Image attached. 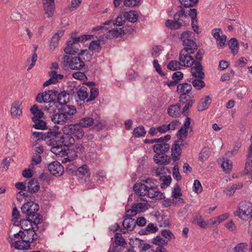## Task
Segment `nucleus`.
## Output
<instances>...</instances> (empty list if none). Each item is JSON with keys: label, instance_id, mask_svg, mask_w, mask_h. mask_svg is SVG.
<instances>
[{"label": "nucleus", "instance_id": "bb28decb", "mask_svg": "<svg viewBox=\"0 0 252 252\" xmlns=\"http://www.w3.org/2000/svg\"><path fill=\"white\" fill-rule=\"evenodd\" d=\"M154 160L157 164L167 165L169 163L170 158L165 154L155 155L154 157Z\"/></svg>", "mask_w": 252, "mask_h": 252}, {"label": "nucleus", "instance_id": "4468645a", "mask_svg": "<svg viewBox=\"0 0 252 252\" xmlns=\"http://www.w3.org/2000/svg\"><path fill=\"white\" fill-rule=\"evenodd\" d=\"M76 176L80 182H87V179H90V172L88 166L84 165L79 167L76 172Z\"/></svg>", "mask_w": 252, "mask_h": 252}, {"label": "nucleus", "instance_id": "f257e3e1", "mask_svg": "<svg viewBox=\"0 0 252 252\" xmlns=\"http://www.w3.org/2000/svg\"><path fill=\"white\" fill-rule=\"evenodd\" d=\"M190 22L189 15H187V12L180 7V9L174 15V20H167L165 22V26L172 30L180 29L183 26L188 25Z\"/></svg>", "mask_w": 252, "mask_h": 252}, {"label": "nucleus", "instance_id": "774afa93", "mask_svg": "<svg viewBox=\"0 0 252 252\" xmlns=\"http://www.w3.org/2000/svg\"><path fill=\"white\" fill-rule=\"evenodd\" d=\"M98 94V90L96 88H92L90 89V95L86 101L89 102L94 100L97 96Z\"/></svg>", "mask_w": 252, "mask_h": 252}, {"label": "nucleus", "instance_id": "c85d7f7f", "mask_svg": "<svg viewBox=\"0 0 252 252\" xmlns=\"http://www.w3.org/2000/svg\"><path fill=\"white\" fill-rule=\"evenodd\" d=\"M133 189L135 193L139 196H144L147 193V189L144 184L136 183Z\"/></svg>", "mask_w": 252, "mask_h": 252}, {"label": "nucleus", "instance_id": "4d7b16f0", "mask_svg": "<svg viewBox=\"0 0 252 252\" xmlns=\"http://www.w3.org/2000/svg\"><path fill=\"white\" fill-rule=\"evenodd\" d=\"M186 103H187L185 106L183 107V111L182 113L184 116H187L189 115V110L190 108H191L192 106L193 103L194 102V100L193 99H189L186 100Z\"/></svg>", "mask_w": 252, "mask_h": 252}, {"label": "nucleus", "instance_id": "a878e982", "mask_svg": "<svg viewBox=\"0 0 252 252\" xmlns=\"http://www.w3.org/2000/svg\"><path fill=\"white\" fill-rule=\"evenodd\" d=\"M31 113L32 114L33 117L32 120L33 122H36L44 117V113L41 109H39L37 105L34 104L30 109Z\"/></svg>", "mask_w": 252, "mask_h": 252}, {"label": "nucleus", "instance_id": "1a4fd4ad", "mask_svg": "<svg viewBox=\"0 0 252 252\" xmlns=\"http://www.w3.org/2000/svg\"><path fill=\"white\" fill-rule=\"evenodd\" d=\"M192 53L186 52V51L181 50L179 54V59L181 66L190 67L195 63V60L191 55Z\"/></svg>", "mask_w": 252, "mask_h": 252}, {"label": "nucleus", "instance_id": "49530a36", "mask_svg": "<svg viewBox=\"0 0 252 252\" xmlns=\"http://www.w3.org/2000/svg\"><path fill=\"white\" fill-rule=\"evenodd\" d=\"M159 180L162 182L160 184L161 188L165 189L170 185L172 178L170 176L161 175L160 176Z\"/></svg>", "mask_w": 252, "mask_h": 252}, {"label": "nucleus", "instance_id": "dca6fc26", "mask_svg": "<svg viewBox=\"0 0 252 252\" xmlns=\"http://www.w3.org/2000/svg\"><path fill=\"white\" fill-rule=\"evenodd\" d=\"M21 102L18 100L12 103L11 107V115L13 119H18L22 115Z\"/></svg>", "mask_w": 252, "mask_h": 252}, {"label": "nucleus", "instance_id": "69168bd1", "mask_svg": "<svg viewBox=\"0 0 252 252\" xmlns=\"http://www.w3.org/2000/svg\"><path fill=\"white\" fill-rule=\"evenodd\" d=\"M50 78L53 79V81L56 83L59 80L63 78V75L61 74H58L56 71L53 70L49 72Z\"/></svg>", "mask_w": 252, "mask_h": 252}, {"label": "nucleus", "instance_id": "20e7f679", "mask_svg": "<svg viewBox=\"0 0 252 252\" xmlns=\"http://www.w3.org/2000/svg\"><path fill=\"white\" fill-rule=\"evenodd\" d=\"M235 215L243 220H248L252 216V204L249 201H241Z\"/></svg>", "mask_w": 252, "mask_h": 252}, {"label": "nucleus", "instance_id": "5701e85b", "mask_svg": "<svg viewBox=\"0 0 252 252\" xmlns=\"http://www.w3.org/2000/svg\"><path fill=\"white\" fill-rule=\"evenodd\" d=\"M189 18L191 19V26L194 31L196 33L200 32L198 26H197L196 17H197V10L195 8L190 9L189 11Z\"/></svg>", "mask_w": 252, "mask_h": 252}, {"label": "nucleus", "instance_id": "5fc2aeb1", "mask_svg": "<svg viewBox=\"0 0 252 252\" xmlns=\"http://www.w3.org/2000/svg\"><path fill=\"white\" fill-rule=\"evenodd\" d=\"M152 243L158 245V247H163V246H166L168 244L167 241L163 239L160 236H158L154 237L152 240Z\"/></svg>", "mask_w": 252, "mask_h": 252}, {"label": "nucleus", "instance_id": "052dcab7", "mask_svg": "<svg viewBox=\"0 0 252 252\" xmlns=\"http://www.w3.org/2000/svg\"><path fill=\"white\" fill-rule=\"evenodd\" d=\"M143 181L145 183L144 184L147 189L157 186V181L156 179L153 178H147Z\"/></svg>", "mask_w": 252, "mask_h": 252}, {"label": "nucleus", "instance_id": "e433bc0d", "mask_svg": "<svg viewBox=\"0 0 252 252\" xmlns=\"http://www.w3.org/2000/svg\"><path fill=\"white\" fill-rule=\"evenodd\" d=\"M243 186V184L241 183L233 184L230 187L227 188L225 190V192L227 195L231 196L234 193L236 190L241 189Z\"/></svg>", "mask_w": 252, "mask_h": 252}, {"label": "nucleus", "instance_id": "338daca9", "mask_svg": "<svg viewBox=\"0 0 252 252\" xmlns=\"http://www.w3.org/2000/svg\"><path fill=\"white\" fill-rule=\"evenodd\" d=\"M34 124L33 127L38 129H45L46 128V123L43 120H38L36 122H33Z\"/></svg>", "mask_w": 252, "mask_h": 252}, {"label": "nucleus", "instance_id": "4c0bfd02", "mask_svg": "<svg viewBox=\"0 0 252 252\" xmlns=\"http://www.w3.org/2000/svg\"><path fill=\"white\" fill-rule=\"evenodd\" d=\"M28 191L31 193H35L39 189V185L36 180L32 179L28 184Z\"/></svg>", "mask_w": 252, "mask_h": 252}, {"label": "nucleus", "instance_id": "58836bf2", "mask_svg": "<svg viewBox=\"0 0 252 252\" xmlns=\"http://www.w3.org/2000/svg\"><path fill=\"white\" fill-rule=\"evenodd\" d=\"M31 219L27 218L20 220V225L22 229L24 230L28 229H32L34 226V221Z\"/></svg>", "mask_w": 252, "mask_h": 252}, {"label": "nucleus", "instance_id": "39448f33", "mask_svg": "<svg viewBox=\"0 0 252 252\" xmlns=\"http://www.w3.org/2000/svg\"><path fill=\"white\" fill-rule=\"evenodd\" d=\"M58 92L54 90H48L42 93H39L36 97V100L40 103L44 102L45 104L52 101H55Z\"/></svg>", "mask_w": 252, "mask_h": 252}, {"label": "nucleus", "instance_id": "79ce46f5", "mask_svg": "<svg viewBox=\"0 0 252 252\" xmlns=\"http://www.w3.org/2000/svg\"><path fill=\"white\" fill-rule=\"evenodd\" d=\"M79 123L83 127H89L93 125L94 122L93 118L85 117L80 120Z\"/></svg>", "mask_w": 252, "mask_h": 252}, {"label": "nucleus", "instance_id": "a211bd4d", "mask_svg": "<svg viewBox=\"0 0 252 252\" xmlns=\"http://www.w3.org/2000/svg\"><path fill=\"white\" fill-rule=\"evenodd\" d=\"M146 194L149 198L155 200H160L164 198L163 194L158 190V186L147 189Z\"/></svg>", "mask_w": 252, "mask_h": 252}, {"label": "nucleus", "instance_id": "37998d69", "mask_svg": "<svg viewBox=\"0 0 252 252\" xmlns=\"http://www.w3.org/2000/svg\"><path fill=\"white\" fill-rule=\"evenodd\" d=\"M203 79L201 78H192L191 83L193 87L197 90H201L205 86V84Z\"/></svg>", "mask_w": 252, "mask_h": 252}, {"label": "nucleus", "instance_id": "393cba45", "mask_svg": "<svg viewBox=\"0 0 252 252\" xmlns=\"http://www.w3.org/2000/svg\"><path fill=\"white\" fill-rule=\"evenodd\" d=\"M50 119L52 122L54 124L62 125L65 123H67L61 109H60V110H59L56 113L54 114V115H51L50 116Z\"/></svg>", "mask_w": 252, "mask_h": 252}, {"label": "nucleus", "instance_id": "bf43d9fd", "mask_svg": "<svg viewBox=\"0 0 252 252\" xmlns=\"http://www.w3.org/2000/svg\"><path fill=\"white\" fill-rule=\"evenodd\" d=\"M180 61L178 62L177 61H171L167 65V68L171 70H176L178 69H180Z\"/></svg>", "mask_w": 252, "mask_h": 252}, {"label": "nucleus", "instance_id": "9b49d317", "mask_svg": "<svg viewBox=\"0 0 252 252\" xmlns=\"http://www.w3.org/2000/svg\"><path fill=\"white\" fill-rule=\"evenodd\" d=\"M191 119L187 117L183 126L178 131V140L177 142L183 143L188 136V133L190 125Z\"/></svg>", "mask_w": 252, "mask_h": 252}, {"label": "nucleus", "instance_id": "c756f323", "mask_svg": "<svg viewBox=\"0 0 252 252\" xmlns=\"http://www.w3.org/2000/svg\"><path fill=\"white\" fill-rule=\"evenodd\" d=\"M79 45L78 44L71 43L69 44V40L67 42V46L64 51L66 54L73 55L77 53L79 50Z\"/></svg>", "mask_w": 252, "mask_h": 252}, {"label": "nucleus", "instance_id": "e2e57ef3", "mask_svg": "<svg viewBox=\"0 0 252 252\" xmlns=\"http://www.w3.org/2000/svg\"><path fill=\"white\" fill-rule=\"evenodd\" d=\"M193 32L190 31H186L183 32L181 35V40L183 44L187 43L188 40H192L190 39Z\"/></svg>", "mask_w": 252, "mask_h": 252}, {"label": "nucleus", "instance_id": "13d9d810", "mask_svg": "<svg viewBox=\"0 0 252 252\" xmlns=\"http://www.w3.org/2000/svg\"><path fill=\"white\" fill-rule=\"evenodd\" d=\"M51 133H43V132H33L32 135L34 137L36 138L37 140H46L47 138H50Z\"/></svg>", "mask_w": 252, "mask_h": 252}, {"label": "nucleus", "instance_id": "6ab92c4d", "mask_svg": "<svg viewBox=\"0 0 252 252\" xmlns=\"http://www.w3.org/2000/svg\"><path fill=\"white\" fill-rule=\"evenodd\" d=\"M153 148L156 155H163L169 151L170 145L166 143L159 142L155 144Z\"/></svg>", "mask_w": 252, "mask_h": 252}, {"label": "nucleus", "instance_id": "3c124183", "mask_svg": "<svg viewBox=\"0 0 252 252\" xmlns=\"http://www.w3.org/2000/svg\"><path fill=\"white\" fill-rule=\"evenodd\" d=\"M221 166L226 173H229L232 169V162L226 159L225 160L223 161Z\"/></svg>", "mask_w": 252, "mask_h": 252}, {"label": "nucleus", "instance_id": "423d86ee", "mask_svg": "<svg viewBox=\"0 0 252 252\" xmlns=\"http://www.w3.org/2000/svg\"><path fill=\"white\" fill-rule=\"evenodd\" d=\"M38 224H34L32 229H28L23 231V236L22 239L27 243V247H30V244L33 242L37 238V235L35 231L38 229Z\"/></svg>", "mask_w": 252, "mask_h": 252}, {"label": "nucleus", "instance_id": "b1692460", "mask_svg": "<svg viewBox=\"0 0 252 252\" xmlns=\"http://www.w3.org/2000/svg\"><path fill=\"white\" fill-rule=\"evenodd\" d=\"M167 113L170 116L173 118L179 117L182 113L180 104L179 103H176L175 104L171 105L167 109Z\"/></svg>", "mask_w": 252, "mask_h": 252}, {"label": "nucleus", "instance_id": "f03ea898", "mask_svg": "<svg viewBox=\"0 0 252 252\" xmlns=\"http://www.w3.org/2000/svg\"><path fill=\"white\" fill-rule=\"evenodd\" d=\"M79 57H74L70 58L69 56H65L64 57V61H66L69 67L72 70H80L85 66L84 61H89L92 55L89 53L88 51L86 50H81L79 53Z\"/></svg>", "mask_w": 252, "mask_h": 252}, {"label": "nucleus", "instance_id": "0eeeda50", "mask_svg": "<svg viewBox=\"0 0 252 252\" xmlns=\"http://www.w3.org/2000/svg\"><path fill=\"white\" fill-rule=\"evenodd\" d=\"M54 138L55 141L58 143L63 144L64 147H68L74 144L75 142L74 138L67 132L63 131V134H57Z\"/></svg>", "mask_w": 252, "mask_h": 252}, {"label": "nucleus", "instance_id": "8fccbe9b", "mask_svg": "<svg viewBox=\"0 0 252 252\" xmlns=\"http://www.w3.org/2000/svg\"><path fill=\"white\" fill-rule=\"evenodd\" d=\"M57 104L64 105L67 103V100L66 99L67 94L65 92H62L57 94Z\"/></svg>", "mask_w": 252, "mask_h": 252}, {"label": "nucleus", "instance_id": "2eb2a0df", "mask_svg": "<svg viewBox=\"0 0 252 252\" xmlns=\"http://www.w3.org/2000/svg\"><path fill=\"white\" fill-rule=\"evenodd\" d=\"M48 168L50 172L55 176H60L64 172L63 167L57 161H54L50 163Z\"/></svg>", "mask_w": 252, "mask_h": 252}, {"label": "nucleus", "instance_id": "4be33fe9", "mask_svg": "<svg viewBox=\"0 0 252 252\" xmlns=\"http://www.w3.org/2000/svg\"><path fill=\"white\" fill-rule=\"evenodd\" d=\"M202 70L203 67L201 63H195L194 66L191 68V73L194 78L204 79L205 74Z\"/></svg>", "mask_w": 252, "mask_h": 252}, {"label": "nucleus", "instance_id": "7ed1b4c3", "mask_svg": "<svg viewBox=\"0 0 252 252\" xmlns=\"http://www.w3.org/2000/svg\"><path fill=\"white\" fill-rule=\"evenodd\" d=\"M39 210L38 205L33 201H29L23 204L21 207V211L26 214V218L34 221V224H39L42 217L37 213Z\"/></svg>", "mask_w": 252, "mask_h": 252}, {"label": "nucleus", "instance_id": "f8f14e48", "mask_svg": "<svg viewBox=\"0 0 252 252\" xmlns=\"http://www.w3.org/2000/svg\"><path fill=\"white\" fill-rule=\"evenodd\" d=\"M49 144L52 146L51 149V152L56 155L63 157L67 154V152L65 150L63 145L55 141V138L53 137L50 139Z\"/></svg>", "mask_w": 252, "mask_h": 252}, {"label": "nucleus", "instance_id": "aec40b11", "mask_svg": "<svg viewBox=\"0 0 252 252\" xmlns=\"http://www.w3.org/2000/svg\"><path fill=\"white\" fill-rule=\"evenodd\" d=\"M45 13L48 17H51L53 15L55 8V0H42Z\"/></svg>", "mask_w": 252, "mask_h": 252}, {"label": "nucleus", "instance_id": "c03bdc74", "mask_svg": "<svg viewBox=\"0 0 252 252\" xmlns=\"http://www.w3.org/2000/svg\"><path fill=\"white\" fill-rule=\"evenodd\" d=\"M75 90H77L76 94L80 100H85L88 98V94L87 93L86 88L83 87L80 88L78 90L76 88Z\"/></svg>", "mask_w": 252, "mask_h": 252}, {"label": "nucleus", "instance_id": "a19ab883", "mask_svg": "<svg viewBox=\"0 0 252 252\" xmlns=\"http://www.w3.org/2000/svg\"><path fill=\"white\" fill-rule=\"evenodd\" d=\"M27 243L24 241L23 239L20 240L15 241L12 243V246L14 247L16 249L18 250H28L30 249V247H27Z\"/></svg>", "mask_w": 252, "mask_h": 252}, {"label": "nucleus", "instance_id": "7c9ffc66", "mask_svg": "<svg viewBox=\"0 0 252 252\" xmlns=\"http://www.w3.org/2000/svg\"><path fill=\"white\" fill-rule=\"evenodd\" d=\"M184 48L182 50L186 51V52L193 54L197 49V45L193 40H188L187 43L183 44Z\"/></svg>", "mask_w": 252, "mask_h": 252}, {"label": "nucleus", "instance_id": "de8ad7c7", "mask_svg": "<svg viewBox=\"0 0 252 252\" xmlns=\"http://www.w3.org/2000/svg\"><path fill=\"white\" fill-rule=\"evenodd\" d=\"M92 37V35L83 34L77 37L72 38V39L69 40V44L70 45L71 43L78 44L79 42L85 41L88 39H91Z\"/></svg>", "mask_w": 252, "mask_h": 252}, {"label": "nucleus", "instance_id": "6e6d98bb", "mask_svg": "<svg viewBox=\"0 0 252 252\" xmlns=\"http://www.w3.org/2000/svg\"><path fill=\"white\" fill-rule=\"evenodd\" d=\"M146 133V131L143 126L137 127L133 131V135L135 137L144 136Z\"/></svg>", "mask_w": 252, "mask_h": 252}, {"label": "nucleus", "instance_id": "0e129e2a", "mask_svg": "<svg viewBox=\"0 0 252 252\" xmlns=\"http://www.w3.org/2000/svg\"><path fill=\"white\" fill-rule=\"evenodd\" d=\"M247 247L248 244L246 243H239L234 248V252H245Z\"/></svg>", "mask_w": 252, "mask_h": 252}, {"label": "nucleus", "instance_id": "603ef678", "mask_svg": "<svg viewBox=\"0 0 252 252\" xmlns=\"http://www.w3.org/2000/svg\"><path fill=\"white\" fill-rule=\"evenodd\" d=\"M126 27H123V28H117L109 31V32L113 37H118L124 35L125 33V31Z\"/></svg>", "mask_w": 252, "mask_h": 252}, {"label": "nucleus", "instance_id": "cd10ccee", "mask_svg": "<svg viewBox=\"0 0 252 252\" xmlns=\"http://www.w3.org/2000/svg\"><path fill=\"white\" fill-rule=\"evenodd\" d=\"M140 200H141L142 202L135 203L132 205V208H135L138 213L145 212L149 208V204L147 200H144L142 198H140Z\"/></svg>", "mask_w": 252, "mask_h": 252}, {"label": "nucleus", "instance_id": "f3484780", "mask_svg": "<svg viewBox=\"0 0 252 252\" xmlns=\"http://www.w3.org/2000/svg\"><path fill=\"white\" fill-rule=\"evenodd\" d=\"M61 108H58V104L56 101H52L47 104H45L43 107V110L48 114L49 117L50 118L51 115H54Z\"/></svg>", "mask_w": 252, "mask_h": 252}, {"label": "nucleus", "instance_id": "f704fd0d", "mask_svg": "<svg viewBox=\"0 0 252 252\" xmlns=\"http://www.w3.org/2000/svg\"><path fill=\"white\" fill-rule=\"evenodd\" d=\"M123 225L127 230L132 231L136 226V222L134 219L130 217H126L124 220Z\"/></svg>", "mask_w": 252, "mask_h": 252}, {"label": "nucleus", "instance_id": "72a5a7b5", "mask_svg": "<svg viewBox=\"0 0 252 252\" xmlns=\"http://www.w3.org/2000/svg\"><path fill=\"white\" fill-rule=\"evenodd\" d=\"M229 216V215L228 213H224L219 216L210 219L209 222L211 225L218 224L227 220Z\"/></svg>", "mask_w": 252, "mask_h": 252}, {"label": "nucleus", "instance_id": "473e14b6", "mask_svg": "<svg viewBox=\"0 0 252 252\" xmlns=\"http://www.w3.org/2000/svg\"><path fill=\"white\" fill-rule=\"evenodd\" d=\"M212 102V98L209 96H206L201 99V102L198 105V110L202 111L207 109Z\"/></svg>", "mask_w": 252, "mask_h": 252}, {"label": "nucleus", "instance_id": "ea45409f", "mask_svg": "<svg viewBox=\"0 0 252 252\" xmlns=\"http://www.w3.org/2000/svg\"><path fill=\"white\" fill-rule=\"evenodd\" d=\"M124 15L126 19L131 23H135L138 19V14L136 11L133 10L125 12Z\"/></svg>", "mask_w": 252, "mask_h": 252}, {"label": "nucleus", "instance_id": "680f3d73", "mask_svg": "<svg viewBox=\"0 0 252 252\" xmlns=\"http://www.w3.org/2000/svg\"><path fill=\"white\" fill-rule=\"evenodd\" d=\"M115 243L120 246H124L126 244L125 240L123 238L122 234L117 233L115 235Z\"/></svg>", "mask_w": 252, "mask_h": 252}, {"label": "nucleus", "instance_id": "864d4df0", "mask_svg": "<svg viewBox=\"0 0 252 252\" xmlns=\"http://www.w3.org/2000/svg\"><path fill=\"white\" fill-rule=\"evenodd\" d=\"M182 5L181 7L189 8L195 6L198 2V0H179Z\"/></svg>", "mask_w": 252, "mask_h": 252}, {"label": "nucleus", "instance_id": "c9c22d12", "mask_svg": "<svg viewBox=\"0 0 252 252\" xmlns=\"http://www.w3.org/2000/svg\"><path fill=\"white\" fill-rule=\"evenodd\" d=\"M252 170V148L249 147V153L245 167V173L248 174Z\"/></svg>", "mask_w": 252, "mask_h": 252}, {"label": "nucleus", "instance_id": "412c9836", "mask_svg": "<svg viewBox=\"0 0 252 252\" xmlns=\"http://www.w3.org/2000/svg\"><path fill=\"white\" fill-rule=\"evenodd\" d=\"M176 141L175 143L172 146L171 148L172 151V158L174 161L178 160L182 153V149L180 146L182 145V143L177 142Z\"/></svg>", "mask_w": 252, "mask_h": 252}, {"label": "nucleus", "instance_id": "09e8293b", "mask_svg": "<svg viewBox=\"0 0 252 252\" xmlns=\"http://www.w3.org/2000/svg\"><path fill=\"white\" fill-rule=\"evenodd\" d=\"M89 49L94 52H98L100 51L101 49V47L100 44V40H93L91 42Z\"/></svg>", "mask_w": 252, "mask_h": 252}, {"label": "nucleus", "instance_id": "6e6552de", "mask_svg": "<svg viewBox=\"0 0 252 252\" xmlns=\"http://www.w3.org/2000/svg\"><path fill=\"white\" fill-rule=\"evenodd\" d=\"M80 123L73 125H69L67 127H64L63 131L69 132L72 136L77 139H81L84 135V131Z\"/></svg>", "mask_w": 252, "mask_h": 252}, {"label": "nucleus", "instance_id": "ddd939ff", "mask_svg": "<svg viewBox=\"0 0 252 252\" xmlns=\"http://www.w3.org/2000/svg\"><path fill=\"white\" fill-rule=\"evenodd\" d=\"M60 109L67 123L71 122L74 119V115L76 113L75 107L73 105H65L62 106Z\"/></svg>", "mask_w": 252, "mask_h": 252}, {"label": "nucleus", "instance_id": "2f4dec72", "mask_svg": "<svg viewBox=\"0 0 252 252\" xmlns=\"http://www.w3.org/2000/svg\"><path fill=\"white\" fill-rule=\"evenodd\" d=\"M64 31L63 30L59 31L56 33L52 37L50 47L52 50H54L58 44L59 39L63 35Z\"/></svg>", "mask_w": 252, "mask_h": 252}, {"label": "nucleus", "instance_id": "a18cd8bd", "mask_svg": "<svg viewBox=\"0 0 252 252\" xmlns=\"http://www.w3.org/2000/svg\"><path fill=\"white\" fill-rule=\"evenodd\" d=\"M229 46L234 55H236L238 52V42L236 38H232L229 41Z\"/></svg>", "mask_w": 252, "mask_h": 252}, {"label": "nucleus", "instance_id": "9d476101", "mask_svg": "<svg viewBox=\"0 0 252 252\" xmlns=\"http://www.w3.org/2000/svg\"><path fill=\"white\" fill-rule=\"evenodd\" d=\"M191 89V85L187 83L180 84L177 86V91L181 94L180 97V102L181 103L185 104L186 100H188V97H189L186 94H189Z\"/></svg>", "mask_w": 252, "mask_h": 252}]
</instances>
